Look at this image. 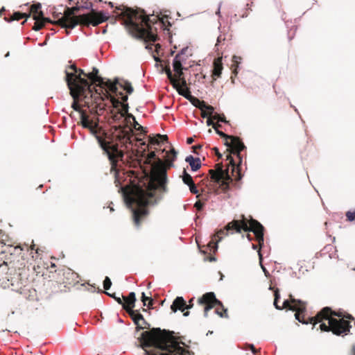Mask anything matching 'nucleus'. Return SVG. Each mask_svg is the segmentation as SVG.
I'll use <instances>...</instances> for the list:
<instances>
[{
    "instance_id": "nucleus-40",
    "label": "nucleus",
    "mask_w": 355,
    "mask_h": 355,
    "mask_svg": "<svg viewBox=\"0 0 355 355\" xmlns=\"http://www.w3.org/2000/svg\"><path fill=\"white\" fill-rule=\"evenodd\" d=\"M162 184H166L167 182V175L166 172H163L160 176Z\"/></svg>"
},
{
    "instance_id": "nucleus-44",
    "label": "nucleus",
    "mask_w": 355,
    "mask_h": 355,
    "mask_svg": "<svg viewBox=\"0 0 355 355\" xmlns=\"http://www.w3.org/2000/svg\"><path fill=\"white\" fill-rule=\"evenodd\" d=\"M118 173L116 172L115 173V184H116V186L118 187L121 183H120V181L118 178Z\"/></svg>"
},
{
    "instance_id": "nucleus-8",
    "label": "nucleus",
    "mask_w": 355,
    "mask_h": 355,
    "mask_svg": "<svg viewBox=\"0 0 355 355\" xmlns=\"http://www.w3.org/2000/svg\"><path fill=\"white\" fill-rule=\"evenodd\" d=\"M90 133L95 137L101 148L103 150L112 165L114 168L119 160H123L124 153L119 148L116 143H114L113 139L108 138L107 134L105 132L103 135H99V126L98 124H92L88 128Z\"/></svg>"
},
{
    "instance_id": "nucleus-24",
    "label": "nucleus",
    "mask_w": 355,
    "mask_h": 355,
    "mask_svg": "<svg viewBox=\"0 0 355 355\" xmlns=\"http://www.w3.org/2000/svg\"><path fill=\"white\" fill-rule=\"evenodd\" d=\"M239 348L243 350H250L254 355H257V350L252 343H243L241 345H239Z\"/></svg>"
},
{
    "instance_id": "nucleus-16",
    "label": "nucleus",
    "mask_w": 355,
    "mask_h": 355,
    "mask_svg": "<svg viewBox=\"0 0 355 355\" xmlns=\"http://www.w3.org/2000/svg\"><path fill=\"white\" fill-rule=\"evenodd\" d=\"M223 68L222 58L219 57V53H218V58H215L213 62L211 76L214 80L220 76Z\"/></svg>"
},
{
    "instance_id": "nucleus-30",
    "label": "nucleus",
    "mask_w": 355,
    "mask_h": 355,
    "mask_svg": "<svg viewBox=\"0 0 355 355\" xmlns=\"http://www.w3.org/2000/svg\"><path fill=\"white\" fill-rule=\"evenodd\" d=\"M105 293L107 295H109L110 297L114 298L118 302V304L122 305V306L123 307L124 299L122 300L120 297H116L115 293L111 294V293H108L107 291H105Z\"/></svg>"
},
{
    "instance_id": "nucleus-9",
    "label": "nucleus",
    "mask_w": 355,
    "mask_h": 355,
    "mask_svg": "<svg viewBox=\"0 0 355 355\" xmlns=\"http://www.w3.org/2000/svg\"><path fill=\"white\" fill-rule=\"evenodd\" d=\"M168 78L171 80L173 87L178 93L190 101L195 106L199 107L202 112V117L208 118L209 114L214 112V107L204 101H200L198 98L191 94L189 88L187 87V81L184 77L178 78L179 83L173 78L171 71L167 73Z\"/></svg>"
},
{
    "instance_id": "nucleus-54",
    "label": "nucleus",
    "mask_w": 355,
    "mask_h": 355,
    "mask_svg": "<svg viewBox=\"0 0 355 355\" xmlns=\"http://www.w3.org/2000/svg\"><path fill=\"white\" fill-rule=\"evenodd\" d=\"M193 300H194V297L191 298V299L189 300V304H188V305H191V304H193Z\"/></svg>"
},
{
    "instance_id": "nucleus-13",
    "label": "nucleus",
    "mask_w": 355,
    "mask_h": 355,
    "mask_svg": "<svg viewBox=\"0 0 355 355\" xmlns=\"http://www.w3.org/2000/svg\"><path fill=\"white\" fill-rule=\"evenodd\" d=\"M187 59L184 58L180 55H176L173 60V71L178 78L183 77V71L187 69L183 66L185 64Z\"/></svg>"
},
{
    "instance_id": "nucleus-15",
    "label": "nucleus",
    "mask_w": 355,
    "mask_h": 355,
    "mask_svg": "<svg viewBox=\"0 0 355 355\" xmlns=\"http://www.w3.org/2000/svg\"><path fill=\"white\" fill-rule=\"evenodd\" d=\"M193 307V304L187 305V302L183 297L178 296L171 305V309L173 312L175 313L178 310L183 312L185 309H190Z\"/></svg>"
},
{
    "instance_id": "nucleus-43",
    "label": "nucleus",
    "mask_w": 355,
    "mask_h": 355,
    "mask_svg": "<svg viewBox=\"0 0 355 355\" xmlns=\"http://www.w3.org/2000/svg\"><path fill=\"white\" fill-rule=\"evenodd\" d=\"M188 51V47H184V48H182L178 53L177 55H180V56H182L184 55L186 52Z\"/></svg>"
},
{
    "instance_id": "nucleus-61",
    "label": "nucleus",
    "mask_w": 355,
    "mask_h": 355,
    "mask_svg": "<svg viewBox=\"0 0 355 355\" xmlns=\"http://www.w3.org/2000/svg\"><path fill=\"white\" fill-rule=\"evenodd\" d=\"M3 10H5L4 7H3V8L0 10V16L1 15V12H2Z\"/></svg>"
},
{
    "instance_id": "nucleus-57",
    "label": "nucleus",
    "mask_w": 355,
    "mask_h": 355,
    "mask_svg": "<svg viewBox=\"0 0 355 355\" xmlns=\"http://www.w3.org/2000/svg\"><path fill=\"white\" fill-rule=\"evenodd\" d=\"M106 31H107V28H106V27H105V28L103 29L102 33H106Z\"/></svg>"
},
{
    "instance_id": "nucleus-26",
    "label": "nucleus",
    "mask_w": 355,
    "mask_h": 355,
    "mask_svg": "<svg viewBox=\"0 0 355 355\" xmlns=\"http://www.w3.org/2000/svg\"><path fill=\"white\" fill-rule=\"evenodd\" d=\"M141 301L144 306H152L153 300L150 297H147L144 292L141 293Z\"/></svg>"
},
{
    "instance_id": "nucleus-48",
    "label": "nucleus",
    "mask_w": 355,
    "mask_h": 355,
    "mask_svg": "<svg viewBox=\"0 0 355 355\" xmlns=\"http://www.w3.org/2000/svg\"><path fill=\"white\" fill-rule=\"evenodd\" d=\"M221 5H222V2H220L219 4H218V8L217 9V11L216 12V15H217L218 16H220V7H221Z\"/></svg>"
},
{
    "instance_id": "nucleus-20",
    "label": "nucleus",
    "mask_w": 355,
    "mask_h": 355,
    "mask_svg": "<svg viewBox=\"0 0 355 355\" xmlns=\"http://www.w3.org/2000/svg\"><path fill=\"white\" fill-rule=\"evenodd\" d=\"M107 19V14L104 11L101 10L98 12L96 17L92 19L89 23L95 26L102 22L106 21Z\"/></svg>"
},
{
    "instance_id": "nucleus-19",
    "label": "nucleus",
    "mask_w": 355,
    "mask_h": 355,
    "mask_svg": "<svg viewBox=\"0 0 355 355\" xmlns=\"http://www.w3.org/2000/svg\"><path fill=\"white\" fill-rule=\"evenodd\" d=\"M124 304L123 309H134L135 306L136 302V295L135 292L129 293L128 295L126 297H124Z\"/></svg>"
},
{
    "instance_id": "nucleus-39",
    "label": "nucleus",
    "mask_w": 355,
    "mask_h": 355,
    "mask_svg": "<svg viewBox=\"0 0 355 355\" xmlns=\"http://www.w3.org/2000/svg\"><path fill=\"white\" fill-rule=\"evenodd\" d=\"M71 107L76 112H80V114L82 112H84L80 108L79 105L74 101L71 105Z\"/></svg>"
},
{
    "instance_id": "nucleus-25",
    "label": "nucleus",
    "mask_w": 355,
    "mask_h": 355,
    "mask_svg": "<svg viewBox=\"0 0 355 355\" xmlns=\"http://www.w3.org/2000/svg\"><path fill=\"white\" fill-rule=\"evenodd\" d=\"M80 122L82 126L84 128L88 129L91 126V122L89 121L88 117L85 115V112H82L80 115Z\"/></svg>"
},
{
    "instance_id": "nucleus-45",
    "label": "nucleus",
    "mask_w": 355,
    "mask_h": 355,
    "mask_svg": "<svg viewBox=\"0 0 355 355\" xmlns=\"http://www.w3.org/2000/svg\"><path fill=\"white\" fill-rule=\"evenodd\" d=\"M136 324V326H137V327H136V330H137V331H139L142 330V329H144V327H143L139 324V322H138L137 324ZM145 328H147V326H146V327H145Z\"/></svg>"
},
{
    "instance_id": "nucleus-10",
    "label": "nucleus",
    "mask_w": 355,
    "mask_h": 355,
    "mask_svg": "<svg viewBox=\"0 0 355 355\" xmlns=\"http://www.w3.org/2000/svg\"><path fill=\"white\" fill-rule=\"evenodd\" d=\"M199 304H205L206 303H211L212 304L207 305L204 309V315L205 317H207L208 311L214 307V306H218L220 307L224 311L225 314L222 312H220L218 309L216 310V313L218 314L221 318H227V309L224 307L221 301L218 300L213 292H209L204 294L201 297H200L198 300Z\"/></svg>"
},
{
    "instance_id": "nucleus-3",
    "label": "nucleus",
    "mask_w": 355,
    "mask_h": 355,
    "mask_svg": "<svg viewBox=\"0 0 355 355\" xmlns=\"http://www.w3.org/2000/svg\"><path fill=\"white\" fill-rule=\"evenodd\" d=\"M214 129L217 135L221 137L230 140L231 144L239 160L238 164L230 155L227 157L230 159L226 166L218 164L216 166V171H211V180L214 183L213 190L216 195L223 193V198H229L228 191L232 186H237L238 182L241 180L243 174L241 172L242 155L241 153L246 149L243 141L236 137L228 136L218 129L217 125H214Z\"/></svg>"
},
{
    "instance_id": "nucleus-41",
    "label": "nucleus",
    "mask_w": 355,
    "mask_h": 355,
    "mask_svg": "<svg viewBox=\"0 0 355 355\" xmlns=\"http://www.w3.org/2000/svg\"><path fill=\"white\" fill-rule=\"evenodd\" d=\"M8 270L7 263H4L3 264H0V273L4 272L6 273V271Z\"/></svg>"
},
{
    "instance_id": "nucleus-31",
    "label": "nucleus",
    "mask_w": 355,
    "mask_h": 355,
    "mask_svg": "<svg viewBox=\"0 0 355 355\" xmlns=\"http://www.w3.org/2000/svg\"><path fill=\"white\" fill-rule=\"evenodd\" d=\"M92 4L91 3H86L85 5H81V6L76 5L75 6L73 7V9L74 11L77 12V11L80 10V9H90V8H92Z\"/></svg>"
},
{
    "instance_id": "nucleus-55",
    "label": "nucleus",
    "mask_w": 355,
    "mask_h": 355,
    "mask_svg": "<svg viewBox=\"0 0 355 355\" xmlns=\"http://www.w3.org/2000/svg\"><path fill=\"white\" fill-rule=\"evenodd\" d=\"M352 355H355V345L353 346V348L352 350Z\"/></svg>"
},
{
    "instance_id": "nucleus-29",
    "label": "nucleus",
    "mask_w": 355,
    "mask_h": 355,
    "mask_svg": "<svg viewBox=\"0 0 355 355\" xmlns=\"http://www.w3.org/2000/svg\"><path fill=\"white\" fill-rule=\"evenodd\" d=\"M125 8H128V6H117L116 7V9L114 10V15H115V17L116 19H114V21H116V19H119V20H121L122 21V24L124 25V19L121 17H119L117 16V14H119V12H121V10H122V9Z\"/></svg>"
},
{
    "instance_id": "nucleus-62",
    "label": "nucleus",
    "mask_w": 355,
    "mask_h": 355,
    "mask_svg": "<svg viewBox=\"0 0 355 355\" xmlns=\"http://www.w3.org/2000/svg\"><path fill=\"white\" fill-rule=\"evenodd\" d=\"M293 277H297V272H293Z\"/></svg>"
},
{
    "instance_id": "nucleus-46",
    "label": "nucleus",
    "mask_w": 355,
    "mask_h": 355,
    "mask_svg": "<svg viewBox=\"0 0 355 355\" xmlns=\"http://www.w3.org/2000/svg\"><path fill=\"white\" fill-rule=\"evenodd\" d=\"M218 120L220 122L227 123V121H226V119H225V116L224 115H223V116H218Z\"/></svg>"
},
{
    "instance_id": "nucleus-17",
    "label": "nucleus",
    "mask_w": 355,
    "mask_h": 355,
    "mask_svg": "<svg viewBox=\"0 0 355 355\" xmlns=\"http://www.w3.org/2000/svg\"><path fill=\"white\" fill-rule=\"evenodd\" d=\"M125 311L129 313L135 324H137L140 321H142L144 324L147 325L148 329L150 328V324H148L145 320L143 315L138 310H134L133 309H125Z\"/></svg>"
},
{
    "instance_id": "nucleus-6",
    "label": "nucleus",
    "mask_w": 355,
    "mask_h": 355,
    "mask_svg": "<svg viewBox=\"0 0 355 355\" xmlns=\"http://www.w3.org/2000/svg\"><path fill=\"white\" fill-rule=\"evenodd\" d=\"M69 69L71 71L65 70V80L72 98H87L92 96V83L103 81V78L98 75V69L94 67L92 72L85 73L84 70L78 69L74 64H71Z\"/></svg>"
},
{
    "instance_id": "nucleus-18",
    "label": "nucleus",
    "mask_w": 355,
    "mask_h": 355,
    "mask_svg": "<svg viewBox=\"0 0 355 355\" xmlns=\"http://www.w3.org/2000/svg\"><path fill=\"white\" fill-rule=\"evenodd\" d=\"M185 161L189 164L191 171L193 172L197 171L201 167V160L199 157L190 155L186 157Z\"/></svg>"
},
{
    "instance_id": "nucleus-38",
    "label": "nucleus",
    "mask_w": 355,
    "mask_h": 355,
    "mask_svg": "<svg viewBox=\"0 0 355 355\" xmlns=\"http://www.w3.org/2000/svg\"><path fill=\"white\" fill-rule=\"evenodd\" d=\"M224 41L225 40V37H223L222 35H219L217 38V41H216V44L215 45V49H216V51H219V46L220 44V42L221 41Z\"/></svg>"
},
{
    "instance_id": "nucleus-60",
    "label": "nucleus",
    "mask_w": 355,
    "mask_h": 355,
    "mask_svg": "<svg viewBox=\"0 0 355 355\" xmlns=\"http://www.w3.org/2000/svg\"><path fill=\"white\" fill-rule=\"evenodd\" d=\"M110 211H114V208L112 207L109 206Z\"/></svg>"
},
{
    "instance_id": "nucleus-5",
    "label": "nucleus",
    "mask_w": 355,
    "mask_h": 355,
    "mask_svg": "<svg viewBox=\"0 0 355 355\" xmlns=\"http://www.w3.org/2000/svg\"><path fill=\"white\" fill-rule=\"evenodd\" d=\"M241 230L253 232L257 244H252V248L254 250H258V252H261L260 249L264 243V227L258 220L252 218L248 220L243 215L242 216V221L234 220L227 223L223 229L216 231L215 234L211 235V240L207 243L208 248L211 252L215 253L218 250V243L223 239L222 235L227 236L230 231L241 233Z\"/></svg>"
},
{
    "instance_id": "nucleus-59",
    "label": "nucleus",
    "mask_w": 355,
    "mask_h": 355,
    "mask_svg": "<svg viewBox=\"0 0 355 355\" xmlns=\"http://www.w3.org/2000/svg\"><path fill=\"white\" fill-rule=\"evenodd\" d=\"M209 260H210V261H216V258L213 257L210 258Z\"/></svg>"
},
{
    "instance_id": "nucleus-49",
    "label": "nucleus",
    "mask_w": 355,
    "mask_h": 355,
    "mask_svg": "<svg viewBox=\"0 0 355 355\" xmlns=\"http://www.w3.org/2000/svg\"><path fill=\"white\" fill-rule=\"evenodd\" d=\"M193 142V139L192 137H188L187 139V143L188 144H191Z\"/></svg>"
},
{
    "instance_id": "nucleus-37",
    "label": "nucleus",
    "mask_w": 355,
    "mask_h": 355,
    "mask_svg": "<svg viewBox=\"0 0 355 355\" xmlns=\"http://www.w3.org/2000/svg\"><path fill=\"white\" fill-rule=\"evenodd\" d=\"M194 207L198 211H201L205 207V203L200 200L196 202Z\"/></svg>"
},
{
    "instance_id": "nucleus-47",
    "label": "nucleus",
    "mask_w": 355,
    "mask_h": 355,
    "mask_svg": "<svg viewBox=\"0 0 355 355\" xmlns=\"http://www.w3.org/2000/svg\"><path fill=\"white\" fill-rule=\"evenodd\" d=\"M207 125L208 126H212L214 128V125H216V124H214L212 121V120L211 119H207Z\"/></svg>"
},
{
    "instance_id": "nucleus-35",
    "label": "nucleus",
    "mask_w": 355,
    "mask_h": 355,
    "mask_svg": "<svg viewBox=\"0 0 355 355\" xmlns=\"http://www.w3.org/2000/svg\"><path fill=\"white\" fill-rule=\"evenodd\" d=\"M347 220L349 222L355 221V210L354 211H348L346 213Z\"/></svg>"
},
{
    "instance_id": "nucleus-21",
    "label": "nucleus",
    "mask_w": 355,
    "mask_h": 355,
    "mask_svg": "<svg viewBox=\"0 0 355 355\" xmlns=\"http://www.w3.org/2000/svg\"><path fill=\"white\" fill-rule=\"evenodd\" d=\"M31 13H26V12H19V11H17V12H15L13 13V17L11 19H8L7 17H5V20L7 21H12L13 20H19V19H21L23 18H26L25 21L23 22V24H24L27 19L28 17H31Z\"/></svg>"
},
{
    "instance_id": "nucleus-56",
    "label": "nucleus",
    "mask_w": 355,
    "mask_h": 355,
    "mask_svg": "<svg viewBox=\"0 0 355 355\" xmlns=\"http://www.w3.org/2000/svg\"><path fill=\"white\" fill-rule=\"evenodd\" d=\"M97 292H98V293H103V291H102L101 288H97Z\"/></svg>"
},
{
    "instance_id": "nucleus-32",
    "label": "nucleus",
    "mask_w": 355,
    "mask_h": 355,
    "mask_svg": "<svg viewBox=\"0 0 355 355\" xmlns=\"http://www.w3.org/2000/svg\"><path fill=\"white\" fill-rule=\"evenodd\" d=\"M296 30L297 26L293 25L291 27L290 30L288 31V38L289 40H291L294 37Z\"/></svg>"
},
{
    "instance_id": "nucleus-7",
    "label": "nucleus",
    "mask_w": 355,
    "mask_h": 355,
    "mask_svg": "<svg viewBox=\"0 0 355 355\" xmlns=\"http://www.w3.org/2000/svg\"><path fill=\"white\" fill-rule=\"evenodd\" d=\"M141 340L146 345H155L162 352L161 355H185V349L182 346L183 343L173 331L153 328L141 334Z\"/></svg>"
},
{
    "instance_id": "nucleus-14",
    "label": "nucleus",
    "mask_w": 355,
    "mask_h": 355,
    "mask_svg": "<svg viewBox=\"0 0 355 355\" xmlns=\"http://www.w3.org/2000/svg\"><path fill=\"white\" fill-rule=\"evenodd\" d=\"M58 21L61 27L66 30L67 35L79 24L78 20L74 17H62Z\"/></svg>"
},
{
    "instance_id": "nucleus-33",
    "label": "nucleus",
    "mask_w": 355,
    "mask_h": 355,
    "mask_svg": "<svg viewBox=\"0 0 355 355\" xmlns=\"http://www.w3.org/2000/svg\"><path fill=\"white\" fill-rule=\"evenodd\" d=\"M112 286V282L110 277H105V278L103 280V288L105 291L110 288Z\"/></svg>"
},
{
    "instance_id": "nucleus-63",
    "label": "nucleus",
    "mask_w": 355,
    "mask_h": 355,
    "mask_svg": "<svg viewBox=\"0 0 355 355\" xmlns=\"http://www.w3.org/2000/svg\"><path fill=\"white\" fill-rule=\"evenodd\" d=\"M109 5L111 6V7H114V4L112 2H109Z\"/></svg>"
},
{
    "instance_id": "nucleus-27",
    "label": "nucleus",
    "mask_w": 355,
    "mask_h": 355,
    "mask_svg": "<svg viewBox=\"0 0 355 355\" xmlns=\"http://www.w3.org/2000/svg\"><path fill=\"white\" fill-rule=\"evenodd\" d=\"M119 86L126 92L128 94H130L133 92V87L131 85L130 83L128 81H124L123 83H119Z\"/></svg>"
},
{
    "instance_id": "nucleus-36",
    "label": "nucleus",
    "mask_w": 355,
    "mask_h": 355,
    "mask_svg": "<svg viewBox=\"0 0 355 355\" xmlns=\"http://www.w3.org/2000/svg\"><path fill=\"white\" fill-rule=\"evenodd\" d=\"M258 254H259V262H260L261 268H262L263 272L265 273L266 276H268V275H269V272L267 270V269L265 268V266H263L262 264L263 256L261 254V252L260 251H259Z\"/></svg>"
},
{
    "instance_id": "nucleus-53",
    "label": "nucleus",
    "mask_w": 355,
    "mask_h": 355,
    "mask_svg": "<svg viewBox=\"0 0 355 355\" xmlns=\"http://www.w3.org/2000/svg\"><path fill=\"white\" fill-rule=\"evenodd\" d=\"M183 312H184V313H183V315H184V316H185V317L189 316V311H185V312H184V311Z\"/></svg>"
},
{
    "instance_id": "nucleus-23",
    "label": "nucleus",
    "mask_w": 355,
    "mask_h": 355,
    "mask_svg": "<svg viewBox=\"0 0 355 355\" xmlns=\"http://www.w3.org/2000/svg\"><path fill=\"white\" fill-rule=\"evenodd\" d=\"M241 60V58L239 56L234 55L232 57V69L233 73L235 75H236L238 73V68H239V65L240 64Z\"/></svg>"
},
{
    "instance_id": "nucleus-11",
    "label": "nucleus",
    "mask_w": 355,
    "mask_h": 355,
    "mask_svg": "<svg viewBox=\"0 0 355 355\" xmlns=\"http://www.w3.org/2000/svg\"><path fill=\"white\" fill-rule=\"evenodd\" d=\"M110 89L112 92L110 101L114 107H121L125 108L128 106V95L125 94L123 92L119 91L116 84L110 83Z\"/></svg>"
},
{
    "instance_id": "nucleus-1",
    "label": "nucleus",
    "mask_w": 355,
    "mask_h": 355,
    "mask_svg": "<svg viewBox=\"0 0 355 355\" xmlns=\"http://www.w3.org/2000/svg\"><path fill=\"white\" fill-rule=\"evenodd\" d=\"M117 16L124 19V26L130 35L133 37L143 41L146 44L145 49L149 52L153 53L152 44H154L155 51L159 53L162 46L159 44H155L159 40L158 30L168 35L171 40V33L168 26H166L164 16L161 11L153 10V15H147L144 10H134L131 8H125L117 14Z\"/></svg>"
},
{
    "instance_id": "nucleus-12",
    "label": "nucleus",
    "mask_w": 355,
    "mask_h": 355,
    "mask_svg": "<svg viewBox=\"0 0 355 355\" xmlns=\"http://www.w3.org/2000/svg\"><path fill=\"white\" fill-rule=\"evenodd\" d=\"M42 5L40 3H37L31 7V12L34 13L33 19L35 20V30H40L45 21L51 22L49 18L45 17L42 11L41 10Z\"/></svg>"
},
{
    "instance_id": "nucleus-34",
    "label": "nucleus",
    "mask_w": 355,
    "mask_h": 355,
    "mask_svg": "<svg viewBox=\"0 0 355 355\" xmlns=\"http://www.w3.org/2000/svg\"><path fill=\"white\" fill-rule=\"evenodd\" d=\"M187 186L189 187V191L191 193L198 194V189L196 184L194 183V182H191V184H187Z\"/></svg>"
},
{
    "instance_id": "nucleus-50",
    "label": "nucleus",
    "mask_w": 355,
    "mask_h": 355,
    "mask_svg": "<svg viewBox=\"0 0 355 355\" xmlns=\"http://www.w3.org/2000/svg\"><path fill=\"white\" fill-rule=\"evenodd\" d=\"M153 58H154L155 61H156V62H161V60H160V59H159L157 55H154V54H153Z\"/></svg>"
},
{
    "instance_id": "nucleus-2",
    "label": "nucleus",
    "mask_w": 355,
    "mask_h": 355,
    "mask_svg": "<svg viewBox=\"0 0 355 355\" xmlns=\"http://www.w3.org/2000/svg\"><path fill=\"white\" fill-rule=\"evenodd\" d=\"M274 297L273 305L275 309L278 310L288 309L295 311V319L302 324H313V328L316 324L320 323L319 327L321 331H331L336 336L347 335L350 331L352 327L350 322L354 320L352 315L341 311L337 312L329 306H325L318 312L315 316L309 317V320H306L304 316H301V313L306 311V305L303 301L296 300L292 295H290V298L284 300L282 306H280L278 305V302L281 295L278 288L274 291Z\"/></svg>"
},
{
    "instance_id": "nucleus-64",
    "label": "nucleus",
    "mask_w": 355,
    "mask_h": 355,
    "mask_svg": "<svg viewBox=\"0 0 355 355\" xmlns=\"http://www.w3.org/2000/svg\"><path fill=\"white\" fill-rule=\"evenodd\" d=\"M9 55H10V53H9V52H8V53L5 55V57H6V58H8Z\"/></svg>"
},
{
    "instance_id": "nucleus-22",
    "label": "nucleus",
    "mask_w": 355,
    "mask_h": 355,
    "mask_svg": "<svg viewBox=\"0 0 355 355\" xmlns=\"http://www.w3.org/2000/svg\"><path fill=\"white\" fill-rule=\"evenodd\" d=\"M333 252H336V248L331 244H328V245H325L323 248V249L321 250L320 255L323 256L326 254H329V257L330 259L335 258L336 254H333V253H332Z\"/></svg>"
},
{
    "instance_id": "nucleus-58",
    "label": "nucleus",
    "mask_w": 355,
    "mask_h": 355,
    "mask_svg": "<svg viewBox=\"0 0 355 355\" xmlns=\"http://www.w3.org/2000/svg\"><path fill=\"white\" fill-rule=\"evenodd\" d=\"M32 243H33V244H32V245H31V250H34L35 244L33 243V242H32Z\"/></svg>"
},
{
    "instance_id": "nucleus-51",
    "label": "nucleus",
    "mask_w": 355,
    "mask_h": 355,
    "mask_svg": "<svg viewBox=\"0 0 355 355\" xmlns=\"http://www.w3.org/2000/svg\"><path fill=\"white\" fill-rule=\"evenodd\" d=\"M246 236H247V238H248L249 241H252L254 239L253 236L250 234H249V233L247 234Z\"/></svg>"
},
{
    "instance_id": "nucleus-4",
    "label": "nucleus",
    "mask_w": 355,
    "mask_h": 355,
    "mask_svg": "<svg viewBox=\"0 0 355 355\" xmlns=\"http://www.w3.org/2000/svg\"><path fill=\"white\" fill-rule=\"evenodd\" d=\"M119 191H121L124 203L131 211L135 225L138 227L141 219L148 214L147 207L157 204L154 185L152 183L137 185L131 195L128 194L122 187Z\"/></svg>"
},
{
    "instance_id": "nucleus-42",
    "label": "nucleus",
    "mask_w": 355,
    "mask_h": 355,
    "mask_svg": "<svg viewBox=\"0 0 355 355\" xmlns=\"http://www.w3.org/2000/svg\"><path fill=\"white\" fill-rule=\"evenodd\" d=\"M170 153H171V162H173L176 159L177 152L175 150L174 148H173L171 150Z\"/></svg>"
},
{
    "instance_id": "nucleus-28",
    "label": "nucleus",
    "mask_w": 355,
    "mask_h": 355,
    "mask_svg": "<svg viewBox=\"0 0 355 355\" xmlns=\"http://www.w3.org/2000/svg\"><path fill=\"white\" fill-rule=\"evenodd\" d=\"M182 179L183 182L187 185L189 184H191V182H193V178L191 177V175L190 174H189L187 172L185 168H184V170H183L182 175Z\"/></svg>"
},
{
    "instance_id": "nucleus-52",
    "label": "nucleus",
    "mask_w": 355,
    "mask_h": 355,
    "mask_svg": "<svg viewBox=\"0 0 355 355\" xmlns=\"http://www.w3.org/2000/svg\"><path fill=\"white\" fill-rule=\"evenodd\" d=\"M130 118H132V119H133V121L135 122V124H136V125H139V124H138V123H137V121H136V119H135V117L132 114H130Z\"/></svg>"
}]
</instances>
